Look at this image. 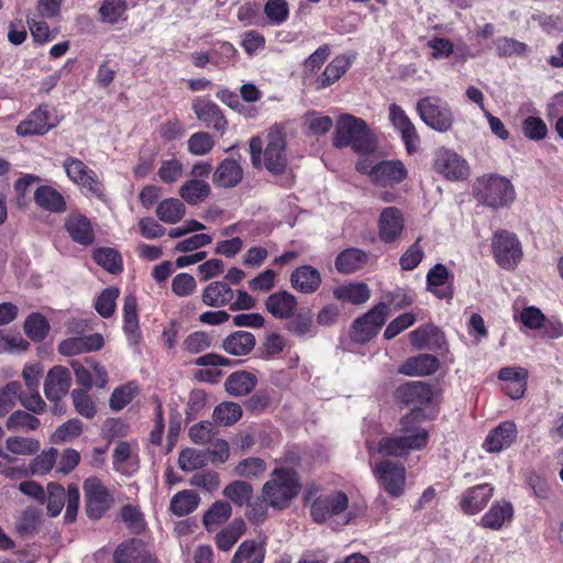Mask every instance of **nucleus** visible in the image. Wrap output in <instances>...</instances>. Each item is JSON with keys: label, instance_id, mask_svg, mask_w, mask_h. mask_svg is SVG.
<instances>
[{"label": "nucleus", "instance_id": "obj_1", "mask_svg": "<svg viewBox=\"0 0 563 563\" xmlns=\"http://www.w3.org/2000/svg\"><path fill=\"white\" fill-rule=\"evenodd\" d=\"M433 395L431 385L419 380L407 382L396 389V399L412 409L401 418L398 435L379 440L377 448L379 454L400 457L427 445L429 432L421 427L426 417L421 407L430 404Z\"/></svg>", "mask_w": 563, "mask_h": 563}, {"label": "nucleus", "instance_id": "obj_2", "mask_svg": "<svg viewBox=\"0 0 563 563\" xmlns=\"http://www.w3.org/2000/svg\"><path fill=\"white\" fill-rule=\"evenodd\" d=\"M301 483L291 467H276L262 487L261 497L275 510L287 509L298 496Z\"/></svg>", "mask_w": 563, "mask_h": 563}, {"label": "nucleus", "instance_id": "obj_3", "mask_svg": "<svg viewBox=\"0 0 563 563\" xmlns=\"http://www.w3.org/2000/svg\"><path fill=\"white\" fill-rule=\"evenodd\" d=\"M333 144L340 148L351 146L360 154H371L377 148L375 134L367 123L349 113L339 117Z\"/></svg>", "mask_w": 563, "mask_h": 563}, {"label": "nucleus", "instance_id": "obj_4", "mask_svg": "<svg viewBox=\"0 0 563 563\" xmlns=\"http://www.w3.org/2000/svg\"><path fill=\"white\" fill-rule=\"evenodd\" d=\"M344 515L343 525H349L356 517L363 514V509L357 506H350L347 495L342 490H331L314 497L310 516L316 523H325L331 519Z\"/></svg>", "mask_w": 563, "mask_h": 563}, {"label": "nucleus", "instance_id": "obj_5", "mask_svg": "<svg viewBox=\"0 0 563 563\" xmlns=\"http://www.w3.org/2000/svg\"><path fill=\"white\" fill-rule=\"evenodd\" d=\"M476 196L487 207L500 209L510 206L515 201L516 191L508 178L492 174L477 181Z\"/></svg>", "mask_w": 563, "mask_h": 563}, {"label": "nucleus", "instance_id": "obj_6", "mask_svg": "<svg viewBox=\"0 0 563 563\" xmlns=\"http://www.w3.org/2000/svg\"><path fill=\"white\" fill-rule=\"evenodd\" d=\"M417 112L427 126L440 133L448 132L453 125L454 117L451 107L437 96L419 99Z\"/></svg>", "mask_w": 563, "mask_h": 563}, {"label": "nucleus", "instance_id": "obj_7", "mask_svg": "<svg viewBox=\"0 0 563 563\" xmlns=\"http://www.w3.org/2000/svg\"><path fill=\"white\" fill-rule=\"evenodd\" d=\"M492 250L496 263L506 271H514L523 256L521 242L515 233L507 230L495 232Z\"/></svg>", "mask_w": 563, "mask_h": 563}, {"label": "nucleus", "instance_id": "obj_8", "mask_svg": "<svg viewBox=\"0 0 563 563\" xmlns=\"http://www.w3.org/2000/svg\"><path fill=\"white\" fill-rule=\"evenodd\" d=\"M57 117L52 112L48 104H40L36 109L21 121L15 132L19 136L45 135L58 125Z\"/></svg>", "mask_w": 563, "mask_h": 563}, {"label": "nucleus", "instance_id": "obj_9", "mask_svg": "<svg viewBox=\"0 0 563 563\" xmlns=\"http://www.w3.org/2000/svg\"><path fill=\"white\" fill-rule=\"evenodd\" d=\"M86 512L90 519H100L111 507L113 497L97 477H89L84 483Z\"/></svg>", "mask_w": 563, "mask_h": 563}, {"label": "nucleus", "instance_id": "obj_10", "mask_svg": "<svg viewBox=\"0 0 563 563\" xmlns=\"http://www.w3.org/2000/svg\"><path fill=\"white\" fill-rule=\"evenodd\" d=\"M387 303L379 302L364 316L357 318L352 325V339L364 343L373 339L385 323Z\"/></svg>", "mask_w": 563, "mask_h": 563}, {"label": "nucleus", "instance_id": "obj_11", "mask_svg": "<svg viewBox=\"0 0 563 563\" xmlns=\"http://www.w3.org/2000/svg\"><path fill=\"white\" fill-rule=\"evenodd\" d=\"M263 159L264 166L269 173L279 175L285 172L287 166L286 136L280 129L275 128L269 131Z\"/></svg>", "mask_w": 563, "mask_h": 563}, {"label": "nucleus", "instance_id": "obj_12", "mask_svg": "<svg viewBox=\"0 0 563 563\" xmlns=\"http://www.w3.org/2000/svg\"><path fill=\"white\" fill-rule=\"evenodd\" d=\"M374 473L391 497L402 495L406 483V470L402 464L384 460L376 464Z\"/></svg>", "mask_w": 563, "mask_h": 563}, {"label": "nucleus", "instance_id": "obj_13", "mask_svg": "<svg viewBox=\"0 0 563 563\" xmlns=\"http://www.w3.org/2000/svg\"><path fill=\"white\" fill-rule=\"evenodd\" d=\"M68 178L85 188L88 192L96 197L103 195V185L97 178L96 173L88 168L80 159L68 157L63 164Z\"/></svg>", "mask_w": 563, "mask_h": 563}, {"label": "nucleus", "instance_id": "obj_14", "mask_svg": "<svg viewBox=\"0 0 563 563\" xmlns=\"http://www.w3.org/2000/svg\"><path fill=\"white\" fill-rule=\"evenodd\" d=\"M389 120L393 126L401 134L406 150L409 154L418 151L420 137L416 126L404 109L396 103L389 106Z\"/></svg>", "mask_w": 563, "mask_h": 563}, {"label": "nucleus", "instance_id": "obj_15", "mask_svg": "<svg viewBox=\"0 0 563 563\" xmlns=\"http://www.w3.org/2000/svg\"><path fill=\"white\" fill-rule=\"evenodd\" d=\"M434 169L450 180L464 179L468 175L466 162L460 155L446 148L437 152Z\"/></svg>", "mask_w": 563, "mask_h": 563}, {"label": "nucleus", "instance_id": "obj_16", "mask_svg": "<svg viewBox=\"0 0 563 563\" xmlns=\"http://www.w3.org/2000/svg\"><path fill=\"white\" fill-rule=\"evenodd\" d=\"M405 230L401 210L396 207L384 208L378 219V236L384 243H393L400 239Z\"/></svg>", "mask_w": 563, "mask_h": 563}, {"label": "nucleus", "instance_id": "obj_17", "mask_svg": "<svg viewBox=\"0 0 563 563\" xmlns=\"http://www.w3.org/2000/svg\"><path fill=\"white\" fill-rule=\"evenodd\" d=\"M71 386V375L68 368L57 365L52 367L44 382V394L48 400H62Z\"/></svg>", "mask_w": 563, "mask_h": 563}, {"label": "nucleus", "instance_id": "obj_18", "mask_svg": "<svg viewBox=\"0 0 563 563\" xmlns=\"http://www.w3.org/2000/svg\"><path fill=\"white\" fill-rule=\"evenodd\" d=\"M407 177V168L401 161H380L376 163L372 183L380 187H394Z\"/></svg>", "mask_w": 563, "mask_h": 563}, {"label": "nucleus", "instance_id": "obj_19", "mask_svg": "<svg viewBox=\"0 0 563 563\" xmlns=\"http://www.w3.org/2000/svg\"><path fill=\"white\" fill-rule=\"evenodd\" d=\"M453 275L443 264H437L427 274V289L439 299L451 301L453 299V287L450 280Z\"/></svg>", "mask_w": 563, "mask_h": 563}, {"label": "nucleus", "instance_id": "obj_20", "mask_svg": "<svg viewBox=\"0 0 563 563\" xmlns=\"http://www.w3.org/2000/svg\"><path fill=\"white\" fill-rule=\"evenodd\" d=\"M192 110L207 128H212L220 132V134L224 133L228 122L222 111L214 102L205 99H196L192 103Z\"/></svg>", "mask_w": 563, "mask_h": 563}, {"label": "nucleus", "instance_id": "obj_21", "mask_svg": "<svg viewBox=\"0 0 563 563\" xmlns=\"http://www.w3.org/2000/svg\"><path fill=\"white\" fill-rule=\"evenodd\" d=\"M494 487L490 484H479L466 489L461 497V509L468 515L482 511L493 497Z\"/></svg>", "mask_w": 563, "mask_h": 563}, {"label": "nucleus", "instance_id": "obj_22", "mask_svg": "<svg viewBox=\"0 0 563 563\" xmlns=\"http://www.w3.org/2000/svg\"><path fill=\"white\" fill-rule=\"evenodd\" d=\"M151 553L139 539H130L119 544L113 553V563H152Z\"/></svg>", "mask_w": 563, "mask_h": 563}, {"label": "nucleus", "instance_id": "obj_23", "mask_svg": "<svg viewBox=\"0 0 563 563\" xmlns=\"http://www.w3.org/2000/svg\"><path fill=\"white\" fill-rule=\"evenodd\" d=\"M517 438V427L512 421H504L486 437L483 448L490 453L508 449Z\"/></svg>", "mask_w": 563, "mask_h": 563}, {"label": "nucleus", "instance_id": "obj_24", "mask_svg": "<svg viewBox=\"0 0 563 563\" xmlns=\"http://www.w3.org/2000/svg\"><path fill=\"white\" fill-rule=\"evenodd\" d=\"M289 280L296 291L307 295L316 292L322 283L320 272L311 265H302L294 269Z\"/></svg>", "mask_w": 563, "mask_h": 563}, {"label": "nucleus", "instance_id": "obj_25", "mask_svg": "<svg viewBox=\"0 0 563 563\" xmlns=\"http://www.w3.org/2000/svg\"><path fill=\"white\" fill-rule=\"evenodd\" d=\"M65 229L74 242L88 246L95 241V232L90 220L80 213L69 214L65 220Z\"/></svg>", "mask_w": 563, "mask_h": 563}, {"label": "nucleus", "instance_id": "obj_26", "mask_svg": "<svg viewBox=\"0 0 563 563\" xmlns=\"http://www.w3.org/2000/svg\"><path fill=\"white\" fill-rule=\"evenodd\" d=\"M102 346V335L95 333L90 335L69 338L62 341L58 345V352L62 355L71 356L76 354L98 351Z\"/></svg>", "mask_w": 563, "mask_h": 563}, {"label": "nucleus", "instance_id": "obj_27", "mask_svg": "<svg viewBox=\"0 0 563 563\" xmlns=\"http://www.w3.org/2000/svg\"><path fill=\"white\" fill-rule=\"evenodd\" d=\"M297 305V298L286 290L273 292L265 300L266 310L278 319L291 318Z\"/></svg>", "mask_w": 563, "mask_h": 563}, {"label": "nucleus", "instance_id": "obj_28", "mask_svg": "<svg viewBox=\"0 0 563 563\" xmlns=\"http://www.w3.org/2000/svg\"><path fill=\"white\" fill-rule=\"evenodd\" d=\"M439 361L431 354H419L409 357L399 367L398 372L407 376H427L437 372Z\"/></svg>", "mask_w": 563, "mask_h": 563}, {"label": "nucleus", "instance_id": "obj_29", "mask_svg": "<svg viewBox=\"0 0 563 563\" xmlns=\"http://www.w3.org/2000/svg\"><path fill=\"white\" fill-rule=\"evenodd\" d=\"M243 178V169L240 164L231 158L223 159L216 168L212 180L218 187H235Z\"/></svg>", "mask_w": 563, "mask_h": 563}, {"label": "nucleus", "instance_id": "obj_30", "mask_svg": "<svg viewBox=\"0 0 563 563\" xmlns=\"http://www.w3.org/2000/svg\"><path fill=\"white\" fill-rule=\"evenodd\" d=\"M514 517L511 503L507 500L496 501L490 509L481 518V525L484 528L499 530L506 522H510Z\"/></svg>", "mask_w": 563, "mask_h": 563}, {"label": "nucleus", "instance_id": "obj_31", "mask_svg": "<svg viewBox=\"0 0 563 563\" xmlns=\"http://www.w3.org/2000/svg\"><path fill=\"white\" fill-rule=\"evenodd\" d=\"M234 298L232 288L223 282L210 283L202 291L201 300L209 307H224L230 305Z\"/></svg>", "mask_w": 563, "mask_h": 563}, {"label": "nucleus", "instance_id": "obj_32", "mask_svg": "<svg viewBox=\"0 0 563 563\" xmlns=\"http://www.w3.org/2000/svg\"><path fill=\"white\" fill-rule=\"evenodd\" d=\"M255 336L247 331H235L228 335L223 342V350L235 356L249 354L255 346Z\"/></svg>", "mask_w": 563, "mask_h": 563}, {"label": "nucleus", "instance_id": "obj_33", "mask_svg": "<svg viewBox=\"0 0 563 563\" xmlns=\"http://www.w3.org/2000/svg\"><path fill=\"white\" fill-rule=\"evenodd\" d=\"M351 64L352 59L349 56L340 55L334 57L317 79L318 88L323 89L334 84L343 74L346 73Z\"/></svg>", "mask_w": 563, "mask_h": 563}, {"label": "nucleus", "instance_id": "obj_34", "mask_svg": "<svg viewBox=\"0 0 563 563\" xmlns=\"http://www.w3.org/2000/svg\"><path fill=\"white\" fill-rule=\"evenodd\" d=\"M34 201L41 208L51 212L66 210V201L60 192L51 186H41L34 192Z\"/></svg>", "mask_w": 563, "mask_h": 563}, {"label": "nucleus", "instance_id": "obj_35", "mask_svg": "<svg viewBox=\"0 0 563 563\" xmlns=\"http://www.w3.org/2000/svg\"><path fill=\"white\" fill-rule=\"evenodd\" d=\"M245 530V522L241 518L233 519L228 527L216 534V545L223 552L230 551L238 540L244 534Z\"/></svg>", "mask_w": 563, "mask_h": 563}, {"label": "nucleus", "instance_id": "obj_36", "mask_svg": "<svg viewBox=\"0 0 563 563\" xmlns=\"http://www.w3.org/2000/svg\"><path fill=\"white\" fill-rule=\"evenodd\" d=\"M367 261V254L360 249H346L335 258V268L341 274H352L363 267Z\"/></svg>", "mask_w": 563, "mask_h": 563}, {"label": "nucleus", "instance_id": "obj_37", "mask_svg": "<svg viewBox=\"0 0 563 563\" xmlns=\"http://www.w3.org/2000/svg\"><path fill=\"white\" fill-rule=\"evenodd\" d=\"M333 296L341 301L361 305L368 300L371 291L365 283H351L336 287Z\"/></svg>", "mask_w": 563, "mask_h": 563}, {"label": "nucleus", "instance_id": "obj_38", "mask_svg": "<svg viewBox=\"0 0 563 563\" xmlns=\"http://www.w3.org/2000/svg\"><path fill=\"white\" fill-rule=\"evenodd\" d=\"M210 192V185L202 179L187 180L179 188V196L191 206L205 201Z\"/></svg>", "mask_w": 563, "mask_h": 563}, {"label": "nucleus", "instance_id": "obj_39", "mask_svg": "<svg viewBox=\"0 0 563 563\" xmlns=\"http://www.w3.org/2000/svg\"><path fill=\"white\" fill-rule=\"evenodd\" d=\"M199 503L200 497L195 490L185 489L173 496L169 509L175 516L184 517L195 511Z\"/></svg>", "mask_w": 563, "mask_h": 563}, {"label": "nucleus", "instance_id": "obj_40", "mask_svg": "<svg viewBox=\"0 0 563 563\" xmlns=\"http://www.w3.org/2000/svg\"><path fill=\"white\" fill-rule=\"evenodd\" d=\"M410 343L417 349L441 345L443 342L442 332L432 324L419 327L409 334Z\"/></svg>", "mask_w": 563, "mask_h": 563}, {"label": "nucleus", "instance_id": "obj_41", "mask_svg": "<svg viewBox=\"0 0 563 563\" xmlns=\"http://www.w3.org/2000/svg\"><path fill=\"white\" fill-rule=\"evenodd\" d=\"M232 515L230 503L217 500L205 512L202 523L207 531H214L220 525L224 523Z\"/></svg>", "mask_w": 563, "mask_h": 563}, {"label": "nucleus", "instance_id": "obj_42", "mask_svg": "<svg viewBox=\"0 0 563 563\" xmlns=\"http://www.w3.org/2000/svg\"><path fill=\"white\" fill-rule=\"evenodd\" d=\"M224 385L230 395L241 397L255 388L256 377L249 372H235L227 378Z\"/></svg>", "mask_w": 563, "mask_h": 563}, {"label": "nucleus", "instance_id": "obj_43", "mask_svg": "<svg viewBox=\"0 0 563 563\" xmlns=\"http://www.w3.org/2000/svg\"><path fill=\"white\" fill-rule=\"evenodd\" d=\"M137 302L136 298L132 295H129L124 298L123 305V317H124V325L123 330L129 338L131 343H137L140 339V330H139V319L136 311Z\"/></svg>", "mask_w": 563, "mask_h": 563}, {"label": "nucleus", "instance_id": "obj_44", "mask_svg": "<svg viewBox=\"0 0 563 563\" xmlns=\"http://www.w3.org/2000/svg\"><path fill=\"white\" fill-rule=\"evenodd\" d=\"M186 212L185 205L176 198H167L163 200L156 208L157 218L168 224L179 222Z\"/></svg>", "mask_w": 563, "mask_h": 563}, {"label": "nucleus", "instance_id": "obj_45", "mask_svg": "<svg viewBox=\"0 0 563 563\" xmlns=\"http://www.w3.org/2000/svg\"><path fill=\"white\" fill-rule=\"evenodd\" d=\"M222 494L235 506L242 507L250 504L253 497V486L244 481H234L223 488Z\"/></svg>", "mask_w": 563, "mask_h": 563}, {"label": "nucleus", "instance_id": "obj_46", "mask_svg": "<svg viewBox=\"0 0 563 563\" xmlns=\"http://www.w3.org/2000/svg\"><path fill=\"white\" fill-rule=\"evenodd\" d=\"M265 549L255 540H245L234 553L231 563H263Z\"/></svg>", "mask_w": 563, "mask_h": 563}, {"label": "nucleus", "instance_id": "obj_47", "mask_svg": "<svg viewBox=\"0 0 563 563\" xmlns=\"http://www.w3.org/2000/svg\"><path fill=\"white\" fill-rule=\"evenodd\" d=\"M92 257L95 262L111 274H118L122 271L123 264L121 255L118 251L111 247L97 249Z\"/></svg>", "mask_w": 563, "mask_h": 563}, {"label": "nucleus", "instance_id": "obj_48", "mask_svg": "<svg viewBox=\"0 0 563 563\" xmlns=\"http://www.w3.org/2000/svg\"><path fill=\"white\" fill-rule=\"evenodd\" d=\"M23 329L29 339L41 342L49 331V323L43 314L34 312L25 319Z\"/></svg>", "mask_w": 563, "mask_h": 563}, {"label": "nucleus", "instance_id": "obj_49", "mask_svg": "<svg viewBox=\"0 0 563 563\" xmlns=\"http://www.w3.org/2000/svg\"><path fill=\"white\" fill-rule=\"evenodd\" d=\"M242 417V408L239 404L224 401L219 404L212 413L216 423L221 426H232Z\"/></svg>", "mask_w": 563, "mask_h": 563}, {"label": "nucleus", "instance_id": "obj_50", "mask_svg": "<svg viewBox=\"0 0 563 563\" xmlns=\"http://www.w3.org/2000/svg\"><path fill=\"white\" fill-rule=\"evenodd\" d=\"M40 426V419L24 410H16L12 412L5 423L7 429L10 431H34Z\"/></svg>", "mask_w": 563, "mask_h": 563}, {"label": "nucleus", "instance_id": "obj_51", "mask_svg": "<svg viewBox=\"0 0 563 563\" xmlns=\"http://www.w3.org/2000/svg\"><path fill=\"white\" fill-rule=\"evenodd\" d=\"M137 394L139 387L135 383H128L114 388L109 400L110 408L115 411L122 410Z\"/></svg>", "mask_w": 563, "mask_h": 563}, {"label": "nucleus", "instance_id": "obj_52", "mask_svg": "<svg viewBox=\"0 0 563 563\" xmlns=\"http://www.w3.org/2000/svg\"><path fill=\"white\" fill-rule=\"evenodd\" d=\"M40 441L33 438L9 437L5 449L14 455H33L40 450Z\"/></svg>", "mask_w": 563, "mask_h": 563}, {"label": "nucleus", "instance_id": "obj_53", "mask_svg": "<svg viewBox=\"0 0 563 563\" xmlns=\"http://www.w3.org/2000/svg\"><path fill=\"white\" fill-rule=\"evenodd\" d=\"M494 44L500 57L527 56L530 52L527 44L511 37H498Z\"/></svg>", "mask_w": 563, "mask_h": 563}, {"label": "nucleus", "instance_id": "obj_54", "mask_svg": "<svg viewBox=\"0 0 563 563\" xmlns=\"http://www.w3.org/2000/svg\"><path fill=\"white\" fill-rule=\"evenodd\" d=\"M207 464V453L187 448L179 453L178 465L184 472H192Z\"/></svg>", "mask_w": 563, "mask_h": 563}, {"label": "nucleus", "instance_id": "obj_55", "mask_svg": "<svg viewBox=\"0 0 563 563\" xmlns=\"http://www.w3.org/2000/svg\"><path fill=\"white\" fill-rule=\"evenodd\" d=\"M58 451L49 448L36 455L30 463V473L32 475H44L53 470L56 464Z\"/></svg>", "mask_w": 563, "mask_h": 563}, {"label": "nucleus", "instance_id": "obj_56", "mask_svg": "<svg viewBox=\"0 0 563 563\" xmlns=\"http://www.w3.org/2000/svg\"><path fill=\"white\" fill-rule=\"evenodd\" d=\"M266 463L260 457H247L242 460L234 467V475L239 477L255 478L266 471Z\"/></svg>", "mask_w": 563, "mask_h": 563}, {"label": "nucleus", "instance_id": "obj_57", "mask_svg": "<svg viewBox=\"0 0 563 563\" xmlns=\"http://www.w3.org/2000/svg\"><path fill=\"white\" fill-rule=\"evenodd\" d=\"M264 13L272 25H280L289 18V7L285 0H268Z\"/></svg>", "mask_w": 563, "mask_h": 563}, {"label": "nucleus", "instance_id": "obj_58", "mask_svg": "<svg viewBox=\"0 0 563 563\" xmlns=\"http://www.w3.org/2000/svg\"><path fill=\"white\" fill-rule=\"evenodd\" d=\"M21 384L19 382H10L0 388V418L4 417L15 406L19 400Z\"/></svg>", "mask_w": 563, "mask_h": 563}, {"label": "nucleus", "instance_id": "obj_59", "mask_svg": "<svg viewBox=\"0 0 563 563\" xmlns=\"http://www.w3.org/2000/svg\"><path fill=\"white\" fill-rule=\"evenodd\" d=\"M47 511L51 517H56L60 514L65 500L67 490L57 483H49L47 485Z\"/></svg>", "mask_w": 563, "mask_h": 563}, {"label": "nucleus", "instance_id": "obj_60", "mask_svg": "<svg viewBox=\"0 0 563 563\" xmlns=\"http://www.w3.org/2000/svg\"><path fill=\"white\" fill-rule=\"evenodd\" d=\"M187 144L190 154L203 156L213 148L214 141L207 132H196L188 139Z\"/></svg>", "mask_w": 563, "mask_h": 563}, {"label": "nucleus", "instance_id": "obj_61", "mask_svg": "<svg viewBox=\"0 0 563 563\" xmlns=\"http://www.w3.org/2000/svg\"><path fill=\"white\" fill-rule=\"evenodd\" d=\"M119 294L120 292L118 288L109 287L99 295L96 300L95 308L101 317L109 318L113 314L115 309V300Z\"/></svg>", "mask_w": 563, "mask_h": 563}, {"label": "nucleus", "instance_id": "obj_62", "mask_svg": "<svg viewBox=\"0 0 563 563\" xmlns=\"http://www.w3.org/2000/svg\"><path fill=\"white\" fill-rule=\"evenodd\" d=\"M71 399L76 411L85 418H93L97 410L91 397L86 390L74 389L71 391Z\"/></svg>", "mask_w": 563, "mask_h": 563}, {"label": "nucleus", "instance_id": "obj_63", "mask_svg": "<svg viewBox=\"0 0 563 563\" xmlns=\"http://www.w3.org/2000/svg\"><path fill=\"white\" fill-rule=\"evenodd\" d=\"M126 11L125 0H104L99 9L102 20L114 24Z\"/></svg>", "mask_w": 563, "mask_h": 563}, {"label": "nucleus", "instance_id": "obj_64", "mask_svg": "<svg viewBox=\"0 0 563 563\" xmlns=\"http://www.w3.org/2000/svg\"><path fill=\"white\" fill-rule=\"evenodd\" d=\"M184 173V165L176 158L163 161L158 169V177L165 184L177 181Z\"/></svg>", "mask_w": 563, "mask_h": 563}]
</instances>
